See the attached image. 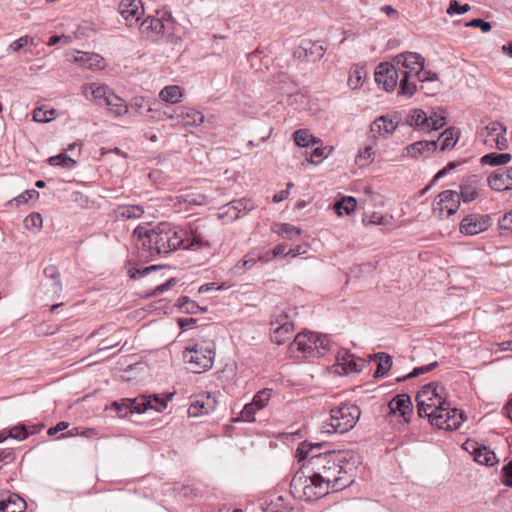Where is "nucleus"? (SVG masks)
I'll use <instances>...</instances> for the list:
<instances>
[{
  "label": "nucleus",
  "mask_w": 512,
  "mask_h": 512,
  "mask_svg": "<svg viewBox=\"0 0 512 512\" xmlns=\"http://www.w3.org/2000/svg\"><path fill=\"white\" fill-rule=\"evenodd\" d=\"M295 457L301 463L290 483L292 495L306 502H316L319 499L320 487V443L299 444Z\"/></svg>",
  "instance_id": "f257e3e1"
},
{
  "label": "nucleus",
  "mask_w": 512,
  "mask_h": 512,
  "mask_svg": "<svg viewBox=\"0 0 512 512\" xmlns=\"http://www.w3.org/2000/svg\"><path fill=\"white\" fill-rule=\"evenodd\" d=\"M428 119L429 126L427 128V131L438 130L446 124V118L442 115H438L437 113H433L432 115L428 116Z\"/></svg>",
  "instance_id": "6e6d98bb"
},
{
  "label": "nucleus",
  "mask_w": 512,
  "mask_h": 512,
  "mask_svg": "<svg viewBox=\"0 0 512 512\" xmlns=\"http://www.w3.org/2000/svg\"><path fill=\"white\" fill-rule=\"evenodd\" d=\"M467 27H475L480 28L483 32H489L492 28L491 24L489 22H486L480 18L473 19L466 23Z\"/></svg>",
  "instance_id": "680f3d73"
},
{
  "label": "nucleus",
  "mask_w": 512,
  "mask_h": 512,
  "mask_svg": "<svg viewBox=\"0 0 512 512\" xmlns=\"http://www.w3.org/2000/svg\"><path fill=\"white\" fill-rule=\"evenodd\" d=\"M354 470L355 464L344 465L341 472L327 468L322 471V483H326L327 489L331 492L340 491L353 482Z\"/></svg>",
  "instance_id": "9d476101"
},
{
  "label": "nucleus",
  "mask_w": 512,
  "mask_h": 512,
  "mask_svg": "<svg viewBox=\"0 0 512 512\" xmlns=\"http://www.w3.org/2000/svg\"><path fill=\"white\" fill-rule=\"evenodd\" d=\"M295 144L299 147H308L311 144L317 143V139L310 135L307 130H297L294 132Z\"/></svg>",
  "instance_id": "de8ad7c7"
},
{
  "label": "nucleus",
  "mask_w": 512,
  "mask_h": 512,
  "mask_svg": "<svg viewBox=\"0 0 512 512\" xmlns=\"http://www.w3.org/2000/svg\"><path fill=\"white\" fill-rule=\"evenodd\" d=\"M398 126V121L389 116H381L371 124V131L377 132L380 136L386 137L393 133Z\"/></svg>",
  "instance_id": "cd10ccee"
},
{
  "label": "nucleus",
  "mask_w": 512,
  "mask_h": 512,
  "mask_svg": "<svg viewBox=\"0 0 512 512\" xmlns=\"http://www.w3.org/2000/svg\"><path fill=\"white\" fill-rule=\"evenodd\" d=\"M335 363L326 366L328 373L336 375H347L350 373H358L362 371L366 365V361L362 358H355L354 355L346 350H337L334 355Z\"/></svg>",
  "instance_id": "1a4fd4ad"
},
{
  "label": "nucleus",
  "mask_w": 512,
  "mask_h": 512,
  "mask_svg": "<svg viewBox=\"0 0 512 512\" xmlns=\"http://www.w3.org/2000/svg\"><path fill=\"white\" fill-rule=\"evenodd\" d=\"M33 38L32 37H29V36H22L20 37L19 39L13 41L10 45H9V49L13 50L14 52H17L19 51L21 48L29 45V44H33Z\"/></svg>",
  "instance_id": "052dcab7"
},
{
  "label": "nucleus",
  "mask_w": 512,
  "mask_h": 512,
  "mask_svg": "<svg viewBox=\"0 0 512 512\" xmlns=\"http://www.w3.org/2000/svg\"><path fill=\"white\" fill-rule=\"evenodd\" d=\"M356 200L351 196L343 197L340 201L335 202L333 209L338 215H349L355 210Z\"/></svg>",
  "instance_id": "ea45409f"
},
{
  "label": "nucleus",
  "mask_w": 512,
  "mask_h": 512,
  "mask_svg": "<svg viewBox=\"0 0 512 512\" xmlns=\"http://www.w3.org/2000/svg\"><path fill=\"white\" fill-rule=\"evenodd\" d=\"M176 284L175 278H170L165 283L158 285L154 288L153 292L151 293L152 296H158L162 294L163 292L169 290L171 287H173Z\"/></svg>",
  "instance_id": "0e129e2a"
},
{
  "label": "nucleus",
  "mask_w": 512,
  "mask_h": 512,
  "mask_svg": "<svg viewBox=\"0 0 512 512\" xmlns=\"http://www.w3.org/2000/svg\"><path fill=\"white\" fill-rule=\"evenodd\" d=\"M355 464L348 458V453L344 451H326L322 452V471L337 470L341 472L344 465Z\"/></svg>",
  "instance_id": "f3484780"
},
{
  "label": "nucleus",
  "mask_w": 512,
  "mask_h": 512,
  "mask_svg": "<svg viewBox=\"0 0 512 512\" xmlns=\"http://www.w3.org/2000/svg\"><path fill=\"white\" fill-rule=\"evenodd\" d=\"M139 405L140 404L136 405V401H133L130 404L115 401L111 404V409L116 411L120 417H125L128 415V413L132 412V409L137 410V412H141Z\"/></svg>",
  "instance_id": "09e8293b"
},
{
  "label": "nucleus",
  "mask_w": 512,
  "mask_h": 512,
  "mask_svg": "<svg viewBox=\"0 0 512 512\" xmlns=\"http://www.w3.org/2000/svg\"><path fill=\"white\" fill-rule=\"evenodd\" d=\"M365 76V70L362 67L355 66L351 69L348 78V86L351 89H358L363 85V77Z\"/></svg>",
  "instance_id": "37998d69"
},
{
  "label": "nucleus",
  "mask_w": 512,
  "mask_h": 512,
  "mask_svg": "<svg viewBox=\"0 0 512 512\" xmlns=\"http://www.w3.org/2000/svg\"><path fill=\"white\" fill-rule=\"evenodd\" d=\"M56 115L55 109L45 110L42 107H37L32 112L33 120L37 123H48L55 119Z\"/></svg>",
  "instance_id": "79ce46f5"
},
{
  "label": "nucleus",
  "mask_w": 512,
  "mask_h": 512,
  "mask_svg": "<svg viewBox=\"0 0 512 512\" xmlns=\"http://www.w3.org/2000/svg\"><path fill=\"white\" fill-rule=\"evenodd\" d=\"M436 148H437L436 140L417 141L415 143L408 145L405 148V155L412 157V158H417L419 156L427 157L431 152L435 151Z\"/></svg>",
  "instance_id": "b1692460"
},
{
  "label": "nucleus",
  "mask_w": 512,
  "mask_h": 512,
  "mask_svg": "<svg viewBox=\"0 0 512 512\" xmlns=\"http://www.w3.org/2000/svg\"><path fill=\"white\" fill-rule=\"evenodd\" d=\"M460 195L454 190H445L438 194L433 203V212L440 218H448L455 214L460 207Z\"/></svg>",
  "instance_id": "9b49d317"
},
{
  "label": "nucleus",
  "mask_w": 512,
  "mask_h": 512,
  "mask_svg": "<svg viewBox=\"0 0 512 512\" xmlns=\"http://www.w3.org/2000/svg\"><path fill=\"white\" fill-rule=\"evenodd\" d=\"M204 115L202 112L190 108L179 107L176 109V121L184 128L197 127L204 122Z\"/></svg>",
  "instance_id": "a211bd4d"
},
{
  "label": "nucleus",
  "mask_w": 512,
  "mask_h": 512,
  "mask_svg": "<svg viewBox=\"0 0 512 512\" xmlns=\"http://www.w3.org/2000/svg\"><path fill=\"white\" fill-rule=\"evenodd\" d=\"M112 92L113 90L108 85L98 82L85 83L81 86L83 97L100 106L106 104Z\"/></svg>",
  "instance_id": "4468645a"
},
{
  "label": "nucleus",
  "mask_w": 512,
  "mask_h": 512,
  "mask_svg": "<svg viewBox=\"0 0 512 512\" xmlns=\"http://www.w3.org/2000/svg\"><path fill=\"white\" fill-rule=\"evenodd\" d=\"M479 180L477 176H471L460 184V198L463 202H472L478 197Z\"/></svg>",
  "instance_id": "a878e982"
},
{
  "label": "nucleus",
  "mask_w": 512,
  "mask_h": 512,
  "mask_svg": "<svg viewBox=\"0 0 512 512\" xmlns=\"http://www.w3.org/2000/svg\"><path fill=\"white\" fill-rule=\"evenodd\" d=\"M406 123L409 126L427 131L429 119L426 113L421 109H412L406 116Z\"/></svg>",
  "instance_id": "2f4dec72"
},
{
  "label": "nucleus",
  "mask_w": 512,
  "mask_h": 512,
  "mask_svg": "<svg viewBox=\"0 0 512 512\" xmlns=\"http://www.w3.org/2000/svg\"><path fill=\"white\" fill-rule=\"evenodd\" d=\"M389 409L390 412L394 414L398 413L406 421H408L407 416H410L413 411V405L410 396L407 394L396 395L389 402Z\"/></svg>",
  "instance_id": "5701e85b"
},
{
  "label": "nucleus",
  "mask_w": 512,
  "mask_h": 512,
  "mask_svg": "<svg viewBox=\"0 0 512 512\" xmlns=\"http://www.w3.org/2000/svg\"><path fill=\"white\" fill-rule=\"evenodd\" d=\"M183 359L192 372H206L213 366L215 345L206 340L191 343L183 351Z\"/></svg>",
  "instance_id": "20e7f679"
},
{
  "label": "nucleus",
  "mask_w": 512,
  "mask_h": 512,
  "mask_svg": "<svg viewBox=\"0 0 512 512\" xmlns=\"http://www.w3.org/2000/svg\"><path fill=\"white\" fill-rule=\"evenodd\" d=\"M104 106L108 108L109 113L114 117L123 116L129 110V106L125 102V100L117 94H115L114 91L112 92Z\"/></svg>",
  "instance_id": "c756f323"
},
{
  "label": "nucleus",
  "mask_w": 512,
  "mask_h": 512,
  "mask_svg": "<svg viewBox=\"0 0 512 512\" xmlns=\"http://www.w3.org/2000/svg\"><path fill=\"white\" fill-rule=\"evenodd\" d=\"M371 359L378 361L377 369L374 372V378H380L386 375L392 367V357L385 352H378L370 356Z\"/></svg>",
  "instance_id": "72a5a7b5"
},
{
  "label": "nucleus",
  "mask_w": 512,
  "mask_h": 512,
  "mask_svg": "<svg viewBox=\"0 0 512 512\" xmlns=\"http://www.w3.org/2000/svg\"><path fill=\"white\" fill-rule=\"evenodd\" d=\"M488 184L491 189L496 191H505L512 189V180L505 168L496 169L488 178Z\"/></svg>",
  "instance_id": "393cba45"
},
{
  "label": "nucleus",
  "mask_w": 512,
  "mask_h": 512,
  "mask_svg": "<svg viewBox=\"0 0 512 512\" xmlns=\"http://www.w3.org/2000/svg\"><path fill=\"white\" fill-rule=\"evenodd\" d=\"M44 275L47 277V278H50L52 280H54L52 286H53V291L54 293H56L57 295H59L62 291V285H61V282L59 280V271L57 269L56 266L54 265H50V266H47L45 269H44Z\"/></svg>",
  "instance_id": "8fccbe9b"
},
{
  "label": "nucleus",
  "mask_w": 512,
  "mask_h": 512,
  "mask_svg": "<svg viewBox=\"0 0 512 512\" xmlns=\"http://www.w3.org/2000/svg\"><path fill=\"white\" fill-rule=\"evenodd\" d=\"M492 219L486 214H470L464 217L459 230L463 235L474 236L489 229Z\"/></svg>",
  "instance_id": "f8f14e48"
},
{
  "label": "nucleus",
  "mask_w": 512,
  "mask_h": 512,
  "mask_svg": "<svg viewBox=\"0 0 512 512\" xmlns=\"http://www.w3.org/2000/svg\"><path fill=\"white\" fill-rule=\"evenodd\" d=\"M73 62L92 70L103 69L105 66L104 59L95 53L79 52Z\"/></svg>",
  "instance_id": "bb28decb"
},
{
  "label": "nucleus",
  "mask_w": 512,
  "mask_h": 512,
  "mask_svg": "<svg viewBox=\"0 0 512 512\" xmlns=\"http://www.w3.org/2000/svg\"><path fill=\"white\" fill-rule=\"evenodd\" d=\"M502 482L505 486L512 487V460L502 469Z\"/></svg>",
  "instance_id": "e2e57ef3"
},
{
  "label": "nucleus",
  "mask_w": 512,
  "mask_h": 512,
  "mask_svg": "<svg viewBox=\"0 0 512 512\" xmlns=\"http://www.w3.org/2000/svg\"><path fill=\"white\" fill-rule=\"evenodd\" d=\"M458 138L455 137V133L453 131V129H446L444 130L437 142L439 141L441 146H440V149L441 151H445V150H449L451 148H453L457 142Z\"/></svg>",
  "instance_id": "c03bdc74"
},
{
  "label": "nucleus",
  "mask_w": 512,
  "mask_h": 512,
  "mask_svg": "<svg viewBox=\"0 0 512 512\" xmlns=\"http://www.w3.org/2000/svg\"><path fill=\"white\" fill-rule=\"evenodd\" d=\"M67 435H79L87 438H92L98 435V431L95 428H74L72 431H69ZM66 434H63L61 437H65Z\"/></svg>",
  "instance_id": "13d9d810"
},
{
  "label": "nucleus",
  "mask_w": 512,
  "mask_h": 512,
  "mask_svg": "<svg viewBox=\"0 0 512 512\" xmlns=\"http://www.w3.org/2000/svg\"><path fill=\"white\" fill-rule=\"evenodd\" d=\"M511 155L508 153L503 154H497V153H489L484 155L481 158V163L483 165H490V166H499L506 164L510 161Z\"/></svg>",
  "instance_id": "a19ab883"
},
{
  "label": "nucleus",
  "mask_w": 512,
  "mask_h": 512,
  "mask_svg": "<svg viewBox=\"0 0 512 512\" xmlns=\"http://www.w3.org/2000/svg\"><path fill=\"white\" fill-rule=\"evenodd\" d=\"M144 213V209L140 205L120 206L116 210L117 217L122 220L138 219Z\"/></svg>",
  "instance_id": "c9c22d12"
},
{
  "label": "nucleus",
  "mask_w": 512,
  "mask_h": 512,
  "mask_svg": "<svg viewBox=\"0 0 512 512\" xmlns=\"http://www.w3.org/2000/svg\"><path fill=\"white\" fill-rule=\"evenodd\" d=\"M259 410L260 409L256 405H253V401H251L250 403H247L243 407L237 420H241V421H245V422H253V421H255V414Z\"/></svg>",
  "instance_id": "603ef678"
},
{
  "label": "nucleus",
  "mask_w": 512,
  "mask_h": 512,
  "mask_svg": "<svg viewBox=\"0 0 512 512\" xmlns=\"http://www.w3.org/2000/svg\"><path fill=\"white\" fill-rule=\"evenodd\" d=\"M402 76L399 94L411 97L417 90L416 80L424 68L425 59L415 52H404L394 58Z\"/></svg>",
  "instance_id": "7ed1b4c3"
},
{
  "label": "nucleus",
  "mask_w": 512,
  "mask_h": 512,
  "mask_svg": "<svg viewBox=\"0 0 512 512\" xmlns=\"http://www.w3.org/2000/svg\"><path fill=\"white\" fill-rule=\"evenodd\" d=\"M43 224V218L39 213H31L24 219V225L28 230H39Z\"/></svg>",
  "instance_id": "5fc2aeb1"
},
{
  "label": "nucleus",
  "mask_w": 512,
  "mask_h": 512,
  "mask_svg": "<svg viewBox=\"0 0 512 512\" xmlns=\"http://www.w3.org/2000/svg\"><path fill=\"white\" fill-rule=\"evenodd\" d=\"M320 336L315 333H299L296 335L292 346L304 354V357H310L318 353L317 341Z\"/></svg>",
  "instance_id": "dca6fc26"
},
{
  "label": "nucleus",
  "mask_w": 512,
  "mask_h": 512,
  "mask_svg": "<svg viewBox=\"0 0 512 512\" xmlns=\"http://www.w3.org/2000/svg\"><path fill=\"white\" fill-rule=\"evenodd\" d=\"M257 261L267 262L263 256H252L251 254H247L243 259L239 260L231 269L233 274H242L247 270L251 269Z\"/></svg>",
  "instance_id": "f704fd0d"
},
{
  "label": "nucleus",
  "mask_w": 512,
  "mask_h": 512,
  "mask_svg": "<svg viewBox=\"0 0 512 512\" xmlns=\"http://www.w3.org/2000/svg\"><path fill=\"white\" fill-rule=\"evenodd\" d=\"M360 409L354 404L331 408L329 421L322 423V433H345L352 429L360 417Z\"/></svg>",
  "instance_id": "39448f33"
},
{
  "label": "nucleus",
  "mask_w": 512,
  "mask_h": 512,
  "mask_svg": "<svg viewBox=\"0 0 512 512\" xmlns=\"http://www.w3.org/2000/svg\"><path fill=\"white\" fill-rule=\"evenodd\" d=\"M172 26V17L167 12H157L156 16L147 17L140 24V34L148 40H158Z\"/></svg>",
  "instance_id": "6e6552de"
},
{
  "label": "nucleus",
  "mask_w": 512,
  "mask_h": 512,
  "mask_svg": "<svg viewBox=\"0 0 512 512\" xmlns=\"http://www.w3.org/2000/svg\"><path fill=\"white\" fill-rule=\"evenodd\" d=\"M48 163L51 166H59L64 168H72L75 166L76 161L68 156L66 153H60L56 156L48 158Z\"/></svg>",
  "instance_id": "a18cd8bd"
},
{
  "label": "nucleus",
  "mask_w": 512,
  "mask_h": 512,
  "mask_svg": "<svg viewBox=\"0 0 512 512\" xmlns=\"http://www.w3.org/2000/svg\"><path fill=\"white\" fill-rule=\"evenodd\" d=\"M400 71L393 64L380 63L375 70V81L385 91H393L399 79Z\"/></svg>",
  "instance_id": "ddd939ff"
},
{
  "label": "nucleus",
  "mask_w": 512,
  "mask_h": 512,
  "mask_svg": "<svg viewBox=\"0 0 512 512\" xmlns=\"http://www.w3.org/2000/svg\"><path fill=\"white\" fill-rule=\"evenodd\" d=\"M25 501L18 497H9L7 500H0V510L2 512H24Z\"/></svg>",
  "instance_id": "e433bc0d"
},
{
  "label": "nucleus",
  "mask_w": 512,
  "mask_h": 512,
  "mask_svg": "<svg viewBox=\"0 0 512 512\" xmlns=\"http://www.w3.org/2000/svg\"><path fill=\"white\" fill-rule=\"evenodd\" d=\"M271 229L274 233L287 239H293L295 235H299L301 232L299 228L288 223H274Z\"/></svg>",
  "instance_id": "4c0bfd02"
},
{
  "label": "nucleus",
  "mask_w": 512,
  "mask_h": 512,
  "mask_svg": "<svg viewBox=\"0 0 512 512\" xmlns=\"http://www.w3.org/2000/svg\"><path fill=\"white\" fill-rule=\"evenodd\" d=\"M118 10L128 26L137 24L144 15L141 0H121Z\"/></svg>",
  "instance_id": "2eb2a0df"
},
{
  "label": "nucleus",
  "mask_w": 512,
  "mask_h": 512,
  "mask_svg": "<svg viewBox=\"0 0 512 512\" xmlns=\"http://www.w3.org/2000/svg\"><path fill=\"white\" fill-rule=\"evenodd\" d=\"M464 445V448L467 451H470L471 449V453L473 454L474 460L476 462L485 464L487 466H493L497 462L495 453L487 447L479 445L476 442L469 441H467Z\"/></svg>",
  "instance_id": "aec40b11"
},
{
  "label": "nucleus",
  "mask_w": 512,
  "mask_h": 512,
  "mask_svg": "<svg viewBox=\"0 0 512 512\" xmlns=\"http://www.w3.org/2000/svg\"><path fill=\"white\" fill-rule=\"evenodd\" d=\"M230 287L227 283H222L220 286H217L216 283H206L199 287V293H206L212 290H226Z\"/></svg>",
  "instance_id": "69168bd1"
},
{
  "label": "nucleus",
  "mask_w": 512,
  "mask_h": 512,
  "mask_svg": "<svg viewBox=\"0 0 512 512\" xmlns=\"http://www.w3.org/2000/svg\"><path fill=\"white\" fill-rule=\"evenodd\" d=\"M184 96L183 90L178 85H168L165 86L160 92H159V98L168 104H177L181 102L182 98Z\"/></svg>",
  "instance_id": "473e14b6"
},
{
  "label": "nucleus",
  "mask_w": 512,
  "mask_h": 512,
  "mask_svg": "<svg viewBox=\"0 0 512 512\" xmlns=\"http://www.w3.org/2000/svg\"><path fill=\"white\" fill-rule=\"evenodd\" d=\"M225 215L230 220H236L240 217L246 215L249 211L254 209V203L250 199L242 198L238 200L231 201L227 205L224 206Z\"/></svg>",
  "instance_id": "4be33fe9"
},
{
  "label": "nucleus",
  "mask_w": 512,
  "mask_h": 512,
  "mask_svg": "<svg viewBox=\"0 0 512 512\" xmlns=\"http://www.w3.org/2000/svg\"><path fill=\"white\" fill-rule=\"evenodd\" d=\"M493 145L498 150H505V149H507L508 141H507V139L505 137V134H500L499 136L492 138L490 146L493 147Z\"/></svg>",
  "instance_id": "338daca9"
},
{
  "label": "nucleus",
  "mask_w": 512,
  "mask_h": 512,
  "mask_svg": "<svg viewBox=\"0 0 512 512\" xmlns=\"http://www.w3.org/2000/svg\"><path fill=\"white\" fill-rule=\"evenodd\" d=\"M184 233L186 236H184V242L181 244L183 249L197 251L210 248L209 240L197 228L193 229L191 227L189 231H184Z\"/></svg>",
  "instance_id": "412c9836"
},
{
  "label": "nucleus",
  "mask_w": 512,
  "mask_h": 512,
  "mask_svg": "<svg viewBox=\"0 0 512 512\" xmlns=\"http://www.w3.org/2000/svg\"><path fill=\"white\" fill-rule=\"evenodd\" d=\"M168 398L164 399L158 395H149L142 399L141 405H143V411L147 409H153L156 411H162L167 406Z\"/></svg>",
  "instance_id": "58836bf2"
},
{
  "label": "nucleus",
  "mask_w": 512,
  "mask_h": 512,
  "mask_svg": "<svg viewBox=\"0 0 512 512\" xmlns=\"http://www.w3.org/2000/svg\"><path fill=\"white\" fill-rule=\"evenodd\" d=\"M416 402L419 417L428 418L434 407L446 404L445 388L433 382L424 385L416 395Z\"/></svg>",
  "instance_id": "423d86ee"
},
{
  "label": "nucleus",
  "mask_w": 512,
  "mask_h": 512,
  "mask_svg": "<svg viewBox=\"0 0 512 512\" xmlns=\"http://www.w3.org/2000/svg\"><path fill=\"white\" fill-rule=\"evenodd\" d=\"M28 434L25 425H17L9 430V436L16 440H24L27 438Z\"/></svg>",
  "instance_id": "bf43d9fd"
},
{
  "label": "nucleus",
  "mask_w": 512,
  "mask_h": 512,
  "mask_svg": "<svg viewBox=\"0 0 512 512\" xmlns=\"http://www.w3.org/2000/svg\"><path fill=\"white\" fill-rule=\"evenodd\" d=\"M498 226L502 230L512 231V210L503 215V217L498 222Z\"/></svg>",
  "instance_id": "774afa93"
},
{
  "label": "nucleus",
  "mask_w": 512,
  "mask_h": 512,
  "mask_svg": "<svg viewBox=\"0 0 512 512\" xmlns=\"http://www.w3.org/2000/svg\"><path fill=\"white\" fill-rule=\"evenodd\" d=\"M134 236L141 241L149 257L167 255L181 248L184 242V230H177L168 223H159L153 227L138 226Z\"/></svg>",
  "instance_id": "f03ea898"
},
{
  "label": "nucleus",
  "mask_w": 512,
  "mask_h": 512,
  "mask_svg": "<svg viewBox=\"0 0 512 512\" xmlns=\"http://www.w3.org/2000/svg\"><path fill=\"white\" fill-rule=\"evenodd\" d=\"M375 152L371 146H366L358 152L355 157V163L359 167H365L374 160Z\"/></svg>",
  "instance_id": "49530a36"
},
{
  "label": "nucleus",
  "mask_w": 512,
  "mask_h": 512,
  "mask_svg": "<svg viewBox=\"0 0 512 512\" xmlns=\"http://www.w3.org/2000/svg\"><path fill=\"white\" fill-rule=\"evenodd\" d=\"M469 10H470V6L468 4L460 5L458 3V1L451 0L449 2V7L447 8L446 13L448 15H454V14L462 15V14L468 12Z\"/></svg>",
  "instance_id": "4d7b16f0"
},
{
  "label": "nucleus",
  "mask_w": 512,
  "mask_h": 512,
  "mask_svg": "<svg viewBox=\"0 0 512 512\" xmlns=\"http://www.w3.org/2000/svg\"><path fill=\"white\" fill-rule=\"evenodd\" d=\"M431 425L443 430H456L464 421L463 412L452 408L450 403L446 400V404L434 407L433 412H430L428 417Z\"/></svg>",
  "instance_id": "0eeeda50"
},
{
  "label": "nucleus",
  "mask_w": 512,
  "mask_h": 512,
  "mask_svg": "<svg viewBox=\"0 0 512 512\" xmlns=\"http://www.w3.org/2000/svg\"><path fill=\"white\" fill-rule=\"evenodd\" d=\"M437 366H438V362L435 361V362L430 363V364L425 365V366L416 367L409 374H407L405 376H402V377L396 378V381L397 382H402V381H405L407 379H411V378L417 377V376H419L421 374H424V373H427V372L431 371L432 369H434Z\"/></svg>",
  "instance_id": "3c124183"
},
{
  "label": "nucleus",
  "mask_w": 512,
  "mask_h": 512,
  "mask_svg": "<svg viewBox=\"0 0 512 512\" xmlns=\"http://www.w3.org/2000/svg\"><path fill=\"white\" fill-rule=\"evenodd\" d=\"M271 398V390L270 389H263L258 391L252 401L253 405H256L260 410H262L264 407L267 406L269 400Z\"/></svg>",
  "instance_id": "864d4df0"
},
{
  "label": "nucleus",
  "mask_w": 512,
  "mask_h": 512,
  "mask_svg": "<svg viewBox=\"0 0 512 512\" xmlns=\"http://www.w3.org/2000/svg\"><path fill=\"white\" fill-rule=\"evenodd\" d=\"M271 330L272 342L276 343L277 345H282L293 337L294 325L289 321H285L277 327L271 328Z\"/></svg>",
  "instance_id": "c85d7f7f"
},
{
  "label": "nucleus",
  "mask_w": 512,
  "mask_h": 512,
  "mask_svg": "<svg viewBox=\"0 0 512 512\" xmlns=\"http://www.w3.org/2000/svg\"><path fill=\"white\" fill-rule=\"evenodd\" d=\"M216 399L210 393H203L194 400L188 409V414L191 417L209 414L215 409Z\"/></svg>",
  "instance_id": "6ab92c4d"
},
{
  "label": "nucleus",
  "mask_w": 512,
  "mask_h": 512,
  "mask_svg": "<svg viewBox=\"0 0 512 512\" xmlns=\"http://www.w3.org/2000/svg\"><path fill=\"white\" fill-rule=\"evenodd\" d=\"M500 134H506V127L498 121H492L482 129L479 133V137L482 139L484 144L491 145V139L499 136Z\"/></svg>",
  "instance_id": "7c9ffc66"
}]
</instances>
